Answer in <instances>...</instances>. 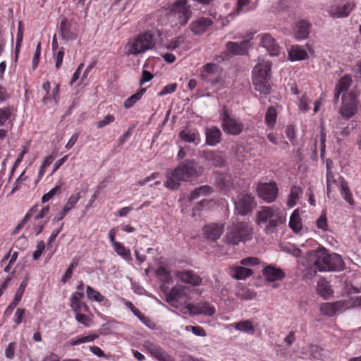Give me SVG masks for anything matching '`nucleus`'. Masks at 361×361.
<instances>
[{
    "label": "nucleus",
    "instance_id": "nucleus-1",
    "mask_svg": "<svg viewBox=\"0 0 361 361\" xmlns=\"http://www.w3.org/2000/svg\"><path fill=\"white\" fill-rule=\"evenodd\" d=\"M203 171V167L194 161L188 160L176 169L166 171L164 186L170 190H176L181 181L194 180L202 174Z\"/></svg>",
    "mask_w": 361,
    "mask_h": 361
},
{
    "label": "nucleus",
    "instance_id": "nucleus-2",
    "mask_svg": "<svg viewBox=\"0 0 361 361\" xmlns=\"http://www.w3.org/2000/svg\"><path fill=\"white\" fill-rule=\"evenodd\" d=\"M305 255L308 262H312L314 269L319 271H341L345 267L339 255L329 254L324 247L307 252Z\"/></svg>",
    "mask_w": 361,
    "mask_h": 361
},
{
    "label": "nucleus",
    "instance_id": "nucleus-3",
    "mask_svg": "<svg viewBox=\"0 0 361 361\" xmlns=\"http://www.w3.org/2000/svg\"><path fill=\"white\" fill-rule=\"evenodd\" d=\"M286 221V213L276 206L260 207L256 214V224L263 226L267 233H272Z\"/></svg>",
    "mask_w": 361,
    "mask_h": 361
},
{
    "label": "nucleus",
    "instance_id": "nucleus-4",
    "mask_svg": "<svg viewBox=\"0 0 361 361\" xmlns=\"http://www.w3.org/2000/svg\"><path fill=\"white\" fill-rule=\"evenodd\" d=\"M159 31H147L131 38L124 47V53L127 56H138L152 49L157 42Z\"/></svg>",
    "mask_w": 361,
    "mask_h": 361
},
{
    "label": "nucleus",
    "instance_id": "nucleus-5",
    "mask_svg": "<svg viewBox=\"0 0 361 361\" xmlns=\"http://www.w3.org/2000/svg\"><path fill=\"white\" fill-rule=\"evenodd\" d=\"M200 78L216 90L225 87V74L215 63H209L203 66L200 70Z\"/></svg>",
    "mask_w": 361,
    "mask_h": 361
},
{
    "label": "nucleus",
    "instance_id": "nucleus-6",
    "mask_svg": "<svg viewBox=\"0 0 361 361\" xmlns=\"http://www.w3.org/2000/svg\"><path fill=\"white\" fill-rule=\"evenodd\" d=\"M252 228L246 223H240L233 230L228 231L224 240L227 244L236 245L241 241L251 238Z\"/></svg>",
    "mask_w": 361,
    "mask_h": 361
},
{
    "label": "nucleus",
    "instance_id": "nucleus-7",
    "mask_svg": "<svg viewBox=\"0 0 361 361\" xmlns=\"http://www.w3.org/2000/svg\"><path fill=\"white\" fill-rule=\"evenodd\" d=\"M358 106L357 94L354 91H349L343 94L339 113L343 118L349 119L357 113Z\"/></svg>",
    "mask_w": 361,
    "mask_h": 361
},
{
    "label": "nucleus",
    "instance_id": "nucleus-8",
    "mask_svg": "<svg viewBox=\"0 0 361 361\" xmlns=\"http://www.w3.org/2000/svg\"><path fill=\"white\" fill-rule=\"evenodd\" d=\"M192 14L190 6L187 0L176 1L171 9L170 15L178 20V23L182 26L185 25Z\"/></svg>",
    "mask_w": 361,
    "mask_h": 361
},
{
    "label": "nucleus",
    "instance_id": "nucleus-9",
    "mask_svg": "<svg viewBox=\"0 0 361 361\" xmlns=\"http://www.w3.org/2000/svg\"><path fill=\"white\" fill-rule=\"evenodd\" d=\"M220 115L222 122L221 126L226 133L237 135L243 132L244 125L236 118L231 116L227 109L224 108Z\"/></svg>",
    "mask_w": 361,
    "mask_h": 361
},
{
    "label": "nucleus",
    "instance_id": "nucleus-10",
    "mask_svg": "<svg viewBox=\"0 0 361 361\" xmlns=\"http://www.w3.org/2000/svg\"><path fill=\"white\" fill-rule=\"evenodd\" d=\"M355 8V3L353 1H348L343 4L332 2L327 8V13L334 18H343L350 16Z\"/></svg>",
    "mask_w": 361,
    "mask_h": 361
},
{
    "label": "nucleus",
    "instance_id": "nucleus-11",
    "mask_svg": "<svg viewBox=\"0 0 361 361\" xmlns=\"http://www.w3.org/2000/svg\"><path fill=\"white\" fill-rule=\"evenodd\" d=\"M314 51L311 45L306 44L305 45L294 44L288 49V57L290 61H305L310 56H313Z\"/></svg>",
    "mask_w": 361,
    "mask_h": 361
},
{
    "label": "nucleus",
    "instance_id": "nucleus-12",
    "mask_svg": "<svg viewBox=\"0 0 361 361\" xmlns=\"http://www.w3.org/2000/svg\"><path fill=\"white\" fill-rule=\"evenodd\" d=\"M235 211L238 214L245 216L250 213L256 206L254 197L250 194H240L234 200Z\"/></svg>",
    "mask_w": 361,
    "mask_h": 361
},
{
    "label": "nucleus",
    "instance_id": "nucleus-13",
    "mask_svg": "<svg viewBox=\"0 0 361 361\" xmlns=\"http://www.w3.org/2000/svg\"><path fill=\"white\" fill-rule=\"evenodd\" d=\"M258 196L267 203H271L278 196L279 188L275 182L259 183L256 188Z\"/></svg>",
    "mask_w": 361,
    "mask_h": 361
},
{
    "label": "nucleus",
    "instance_id": "nucleus-14",
    "mask_svg": "<svg viewBox=\"0 0 361 361\" xmlns=\"http://www.w3.org/2000/svg\"><path fill=\"white\" fill-rule=\"evenodd\" d=\"M183 313L188 312L191 315L204 314L213 316L215 314V307L208 302H200L197 305L188 304L180 310Z\"/></svg>",
    "mask_w": 361,
    "mask_h": 361
},
{
    "label": "nucleus",
    "instance_id": "nucleus-15",
    "mask_svg": "<svg viewBox=\"0 0 361 361\" xmlns=\"http://www.w3.org/2000/svg\"><path fill=\"white\" fill-rule=\"evenodd\" d=\"M188 288L182 285H176L166 295V301L175 308L181 310L180 300L187 295Z\"/></svg>",
    "mask_w": 361,
    "mask_h": 361
},
{
    "label": "nucleus",
    "instance_id": "nucleus-16",
    "mask_svg": "<svg viewBox=\"0 0 361 361\" xmlns=\"http://www.w3.org/2000/svg\"><path fill=\"white\" fill-rule=\"evenodd\" d=\"M259 45L266 49L270 56H278L281 51V47L276 40L268 33H263L257 35Z\"/></svg>",
    "mask_w": 361,
    "mask_h": 361
},
{
    "label": "nucleus",
    "instance_id": "nucleus-17",
    "mask_svg": "<svg viewBox=\"0 0 361 361\" xmlns=\"http://www.w3.org/2000/svg\"><path fill=\"white\" fill-rule=\"evenodd\" d=\"M174 275L182 283L189 284L192 286L201 285L202 279L195 271L190 269L177 270Z\"/></svg>",
    "mask_w": 361,
    "mask_h": 361
},
{
    "label": "nucleus",
    "instance_id": "nucleus-18",
    "mask_svg": "<svg viewBox=\"0 0 361 361\" xmlns=\"http://www.w3.org/2000/svg\"><path fill=\"white\" fill-rule=\"evenodd\" d=\"M350 307L351 305L348 302L342 300L333 303L325 302L321 305L320 312L324 315L332 317L335 314L343 312Z\"/></svg>",
    "mask_w": 361,
    "mask_h": 361
},
{
    "label": "nucleus",
    "instance_id": "nucleus-19",
    "mask_svg": "<svg viewBox=\"0 0 361 361\" xmlns=\"http://www.w3.org/2000/svg\"><path fill=\"white\" fill-rule=\"evenodd\" d=\"M212 20L208 17H200L191 22L190 29L191 32L199 35L205 32L212 25Z\"/></svg>",
    "mask_w": 361,
    "mask_h": 361
},
{
    "label": "nucleus",
    "instance_id": "nucleus-20",
    "mask_svg": "<svg viewBox=\"0 0 361 361\" xmlns=\"http://www.w3.org/2000/svg\"><path fill=\"white\" fill-rule=\"evenodd\" d=\"M60 30L63 39L74 40L78 35V29L75 23H71L66 19L61 20Z\"/></svg>",
    "mask_w": 361,
    "mask_h": 361
},
{
    "label": "nucleus",
    "instance_id": "nucleus-21",
    "mask_svg": "<svg viewBox=\"0 0 361 361\" xmlns=\"http://www.w3.org/2000/svg\"><path fill=\"white\" fill-rule=\"evenodd\" d=\"M224 231V226L221 224H210L203 228L204 237L209 241H215L219 239Z\"/></svg>",
    "mask_w": 361,
    "mask_h": 361
},
{
    "label": "nucleus",
    "instance_id": "nucleus-22",
    "mask_svg": "<svg viewBox=\"0 0 361 361\" xmlns=\"http://www.w3.org/2000/svg\"><path fill=\"white\" fill-rule=\"evenodd\" d=\"M252 39V35H249L246 39L240 43L229 42L226 44V49L233 54H245L250 47V41Z\"/></svg>",
    "mask_w": 361,
    "mask_h": 361
},
{
    "label": "nucleus",
    "instance_id": "nucleus-23",
    "mask_svg": "<svg viewBox=\"0 0 361 361\" xmlns=\"http://www.w3.org/2000/svg\"><path fill=\"white\" fill-rule=\"evenodd\" d=\"M262 274L266 281L269 282L281 281L286 276L284 271L281 269L272 265L266 266L262 270Z\"/></svg>",
    "mask_w": 361,
    "mask_h": 361
},
{
    "label": "nucleus",
    "instance_id": "nucleus-24",
    "mask_svg": "<svg viewBox=\"0 0 361 361\" xmlns=\"http://www.w3.org/2000/svg\"><path fill=\"white\" fill-rule=\"evenodd\" d=\"M310 24L305 20L296 22L293 27L294 38L298 41L307 39L310 35Z\"/></svg>",
    "mask_w": 361,
    "mask_h": 361
},
{
    "label": "nucleus",
    "instance_id": "nucleus-25",
    "mask_svg": "<svg viewBox=\"0 0 361 361\" xmlns=\"http://www.w3.org/2000/svg\"><path fill=\"white\" fill-rule=\"evenodd\" d=\"M271 64L269 61L259 62L252 71V79H269Z\"/></svg>",
    "mask_w": 361,
    "mask_h": 361
},
{
    "label": "nucleus",
    "instance_id": "nucleus-26",
    "mask_svg": "<svg viewBox=\"0 0 361 361\" xmlns=\"http://www.w3.org/2000/svg\"><path fill=\"white\" fill-rule=\"evenodd\" d=\"M37 212V209L35 207L30 209L27 214L25 215L22 221L18 225L17 229L20 228L23 226L31 218L34 217L35 221H39L44 217H45L49 212V207L45 206L43 207L37 214H35Z\"/></svg>",
    "mask_w": 361,
    "mask_h": 361
},
{
    "label": "nucleus",
    "instance_id": "nucleus-27",
    "mask_svg": "<svg viewBox=\"0 0 361 361\" xmlns=\"http://www.w3.org/2000/svg\"><path fill=\"white\" fill-rule=\"evenodd\" d=\"M202 157L214 166H222L225 159L222 153L213 151H204Z\"/></svg>",
    "mask_w": 361,
    "mask_h": 361
},
{
    "label": "nucleus",
    "instance_id": "nucleus-28",
    "mask_svg": "<svg viewBox=\"0 0 361 361\" xmlns=\"http://www.w3.org/2000/svg\"><path fill=\"white\" fill-rule=\"evenodd\" d=\"M231 276L238 280H245L252 274V269L241 266H232L229 268Z\"/></svg>",
    "mask_w": 361,
    "mask_h": 361
},
{
    "label": "nucleus",
    "instance_id": "nucleus-29",
    "mask_svg": "<svg viewBox=\"0 0 361 361\" xmlns=\"http://www.w3.org/2000/svg\"><path fill=\"white\" fill-rule=\"evenodd\" d=\"M205 135L206 141L209 145L214 146L221 141V132L215 126L207 128Z\"/></svg>",
    "mask_w": 361,
    "mask_h": 361
},
{
    "label": "nucleus",
    "instance_id": "nucleus-30",
    "mask_svg": "<svg viewBox=\"0 0 361 361\" xmlns=\"http://www.w3.org/2000/svg\"><path fill=\"white\" fill-rule=\"evenodd\" d=\"M226 329L235 328L237 331L253 334L255 328L250 320L240 321L235 324H230L226 326Z\"/></svg>",
    "mask_w": 361,
    "mask_h": 361
},
{
    "label": "nucleus",
    "instance_id": "nucleus-31",
    "mask_svg": "<svg viewBox=\"0 0 361 361\" xmlns=\"http://www.w3.org/2000/svg\"><path fill=\"white\" fill-rule=\"evenodd\" d=\"M289 226L295 233H300L303 230L302 219L298 209H295L290 215Z\"/></svg>",
    "mask_w": 361,
    "mask_h": 361
},
{
    "label": "nucleus",
    "instance_id": "nucleus-32",
    "mask_svg": "<svg viewBox=\"0 0 361 361\" xmlns=\"http://www.w3.org/2000/svg\"><path fill=\"white\" fill-rule=\"evenodd\" d=\"M269 80V79H259L258 77L255 79H252L255 90L263 96L269 94L271 91Z\"/></svg>",
    "mask_w": 361,
    "mask_h": 361
},
{
    "label": "nucleus",
    "instance_id": "nucleus-33",
    "mask_svg": "<svg viewBox=\"0 0 361 361\" xmlns=\"http://www.w3.org/2000/svg\"><path fill=\"white\" fill-rule=\"evenodd\" d=\"M351 83L352 79L350 75H345L341 78L336 87L335 98L336 100L338 99L341 93L345 94L348 92L347 90H348Z\"/></svg>",
    "mask_w": 361,
    "mask_h": 361
},
{
    "label": "nucleus",
    "instance_id": "nucleus-34",
    "mask_svg": "<svg viewBox=\"0 0 361 361\" xmlns=\"http://www.w3.org/2000/svg\"><path fill=\"white\" fill-rule=\"evenodd\" d=\"M317 292L324 299H327L333 295V290L331 288L329 283L324 279H321L318 281Z\"/></svg>",
    "mask_w": 361,
    "mask_h": 361
},
{
    "label": "nucleus",
    "instance_id": "nucleus-35",
    "mask_svg": "<svg viewBox=\"0 0 361 361\" xmlns=\"http://www.w3.org/2000/svg\"><path fill=\"white\" fill-rule=\"evenodd\" d=\"M147 350L152 357L159 361H173L171 357L159 347L151 345L147 348Z\"/></svg>",
    "mask_w": 361,
    "mask_h": 361
},
{
    "label": "nucleus",
    "instance_id": "nucleus-36",
    "mask_svg": "<svg viewBox=\"0 0 361 361\" xmlns=\"http://www.w3.org/2000/svg\"><path fill=\"white\" fill-rule=\"evenodd\" d=\"M179 137L187 142H194L195 145H198L200 142V135L195 131L183 130L180 133Z\"/></svg>",
    "mask_w": 361,
    "mask_h": 361
},
{
    "label": "nucleus",
    "instance_id": "nucleus-37",
    "mask_svg": "<svg viewBox=\"0 0 361 361\" xmlns=\"http://www.w3.org/2000/svg\"><path fill=\"white\" fill-rule=\"evenodd\" d=\"M257 4L254 0H238L236 13L247 12L255 9Z\"/></svg>",
    "mask_w": 361,
    "mask_h": 361
},
{
    "label": "nucleus",
    "instance_id": "nucleus-38",
    "mask_svg": "<svg viewBox=\"0 0 361 361\" xmlns=\"http://www.w3.org/2000/svg\"><path fill=\"white\" fill-rule=\"evenodd\" d=\"M302 192V189L298 186H293L287 200V206L289 208L293 207Z\"/></svg>",
    "mask_w": 361,
    "mask_h": 361
},
{
    "label": "nucleus",
    "instance_id": "nucleus-39",
    "mask_svg": "<svg viewBox=\"0 0 361 361\" xmlns=\"http://www.w3.org/2000/svg\"><path fill=\"white\" fill-rule=\"evenodd\" d=\"M113 247L117 255L121 257L123 259L127 262H130L132 260L130 250L127 249L121 243L118 242L117 243H114Z\"/></svg>",
    "mask_w": 361,
    "mask_h": 361
},
{
    "label": "nucleus",
    "instance_id": "nucleus-40",
    "mask_svg": "<svg viewBox=\"0 0 361 361\" xmlns=\"http://www.w3.org/2000/svg\"><path fill=\"white\" fill-rule=\"evenodd\" d=\"M63 185V181L61 178L59 180L56 184V185L50 190L47 193L44 194L42 197V202L43 203L47 202L49 201L51 199H52L55 195H59L61 193V187Z\"/></svg>",
    "mask_w": 361,
    "mask_h": 361
},
{
    "label": "nucleus",
    "instance_id": "nucleus-41",
    "mask_svg": "<svg viewBox=\"0 0 361 361\" xmlns=\"http://www.w3.org/2000/svg\"><path fill=\"white\" fill-rule=\"evenodd\" d=\"M86 294L88 300L91 301H96L98 302H108L105 297L103 296L99 291L94 290L91 286H87L86 288Z\"/></svg>",
    "mask_w": 361,
    "mask_h": 361
},
{
    "label": "nucleus",
    "instance_id": "nucleus-42",
    "mask_svg": "<svg viewBox=\"0 0 361 361\" xmlns=\"http://www.w3.org/2000/svg\"><path fill=\"white\" fill-rule=\"evenodd\" d=\"M13 116V109L9 106L0 108V126H5L6 122L10 123Z\"/></svg>",
    "mask_w": 361,
    "mask_h": 361
},
{
    "label": "nucleus",
    "instance_id": "nucleus-43",
    "mask_svg": "<svg viewBox=\"0 0 361 361\" xmlns=\"http://www.w3.org/2000/svg\"><path fill=\"white\" fill-rule=\"evenodd\" d=\"M277 119V113L274 107H269L265 114V123L269 128H274Z\"/></svg>",
    "mask_w": 361,
    "mask_h": 361
},
{
    "label": "nucleus",
    "instance_id": "nucleus-44",
    "mask_svg": "<svg viewBox=\"0 0 361 361\" xmlns=\"http://www.w3.org/2000/svg\"><path fill=\"white\" fill-rule=\"evenodd\" d=\"M212 188L207 185L200 186L191 192L190 199L192 200L200 198L202 196L210 194Z\"/></svg>",
    "mask_w": 361,
    "mask_h": 361
},
{
    "label": "nucleus",
    "instance_id": "nucleus-45",
    "mask_svg": "<svg viewBox=\"0 0 361 361\" xmlns=\"http://www.w3.org/2000/svg\"><path fill=\"white\" fill-rule=\"evenodd\" d=\"M185 40V37L183 35H180L167 42L164 44V47L171 51L175 50L183 44Z\"/></svg>",
    "mask_w": 361,
    "mask_h": 361
},
{
    "label": "nucleus",
    "instance_id": "nucleus-46",
    "mask_svg": "<svg viewBox=\"0 0 361 361\" xmlns=\"http://www.w3.org/2000/svg\"><path fill=\"white\" fill-rule=\"evenodd\" d=\"M145 91V89H142L128 97L124 102V107L126 109H130L133 107L142 98Z\"/></svg>",
    "mask_w": 361,
    "mask_h": 361
},
{
    "label": "nucleus",
    "instance_id": "nucleus-47",
    "mask_svg": "<svg viewBox=\"0 0 361 361\" xmlns=\"http://www.w3.org/2000/svg\"><path fill=\"white\" fill-rule=\"evenodd\" d=\"M81 196L80 192H77L71 195L67 200L66 204L63 206V209L69 212L72 209L75 207L78 202L80 200Z\"/></svg>",
    "mask_w": 361,
    "mask_h": 361
},
{
    "label": "nucleus",
    "instance_id": "nucleus-48",
    "mask_svg": "<svg viewBox=\"0 0 361 361\" xmlns=\"http://www.w3.org/2000/svg\"><path fill=\"white\" fill-rule=\"evenodd\" d=\"M341 195L343 197V199L348 202L349 204H352L353 202L352 194L347 185V183L343 180L342 178L341 182Z\"/></svg>",
    "mask_w": 361,
    "mask_h": 361
},
{
    "label": "nucleus",
    "instance_id": "nucleus-49",
    "mask_svg": "<svg viewBox=\"0 0 361 361\" xmlns=\"http://www.w3.org/2000/svg\"><path fill=\"white\" fill-rule=\"evenodd\" d=\"M27 286V279L25 278L21 282L20 286L17 289L16 294L13 298V301L18 303L20 302L22 297L24 294L26 286Z\"/></svg>",
    "mask_w": 361,
    "mask_h": 361
},
{
    "label": "nucleus",
    "instance_id": "nucleus-50",
    "mask_svg": "<svg viewBox=\"0 0 361 361\" xmlns=\"http://www.w3.org/2000/svg\"><path fill=\"white\" fill-rule=\"evenodd\" d=\"M156 274L166 283H171V277L169 270L164 267H159L156 271Z\"/></svg>",
    "mask_w": 361,
    "mask_h": 361
},
{
    "label": "nucleus",
    "instance_id": "nucleus-51",
    "mask_svg": "<svg viewBox=\"0 0 361 361\" xmlns=\"http://www.w3.org/2000/svg\"><path fill=\"white\" fill-rule=\"evenodd\" d=\"M75 318L77 322L87 327L90 326L92 322V316H89L83 313L77 314V315H75Z\"/></svg>",
    "mask_w": 361,
    "mask_h": 361
},
{
    "label": "nucleus",
    "instance_id": "nucleus-52",
    "mask_svg": "<svg viewBox=\"0 0 361 361\" xmlns=\"http://www.w3.org/2000/svg\"><path fill=\"white\" fill-rule=\"evenodd\" d=\"M70 305L75 315H77V314H81L89 311L88 306L82 302L71 304Z\"/></svg>",
    "mask_w": 361,
    "mask_h": 361
},
{
    "label": "nucleus",
    "instance_id": "nucleus-53",
    "mask_svg": "<svg viewBox=\"0 0 361 361\" xmlns=\"http://www.w3.org/2000/svg\"><path fill=\"white\" fill-rule=\"evenodd\" d=\"M185 330L187 331H192L193 334L197 336H205L206 331L204 329L199 326H186Z\"/></svg>",
    "mask_w": 361,
    "mask_h": 361
},
{
    "label": "nucleus",
    "instance_id": "nucleus-54",
    "mask_svg": "<svg viewBox=\"0 0 361 361\" xmlns=\"http://www.w3.org/2000/svg\"><path fill=\"white\" fill-rule=\"evenodd\" d=\"M26 314V310L25 308H18L13 316V322L16 325H19L22 322L23 319Z\"/></svg>",
    "mask_w": 361,
    "mask_h": 361
},
{
    "label": "nucleus",
    "instance_id": "nucleus-55",
    "mask_svg": "<svg viewBox=\"0 0 361 361\" xmlns=\"http://www.w3.org/2000/svg\"><path fill=\"white\" fill-rule=\"evenodd\" d=\"M45 249V243L44 241L41 240L39 241L36 246L35 250L33 252V258L35 260H37L41 257L42 252L44 251Z\"/></svg>",
    "mask_w": 361,
    "mask_h": 361
},
{
    "label": "nucleus",
    "instance_id": "nucleus-56",
    "mask_svg": "<svg viewBox=\"0 0 361 361\" xmlns=\"http://www.w3.org/2000/svg\"><path fill=\"white\" fill-rule=\"evenodd\" d=\"M77 264L75 262H72L69 267H68L67 270L66 271L65 274L61 278V282L65 283L68 280H69L73 274V271L74 269L76 267Z\"/></svg>",
    "mask_w": 361,
    "mask_h": 361
},
{
    "label": "nucleus",
    "instance_id": "nucleus-57",
    "mask_svg": "<svg viewBox=\"0 0 361 361\" xmlns=\"http://www.w3.org/2000/svg\"><path fill=\"white\" fill-rule=\"evenodd\" d=\"M240 264L245 267H252L259 264V260L257 257H250L243 259Z\"/></svg>",
    "mask_w": 361,
    "mask_h": 361
},
{
    "label": "nucleus",
    "instance_id": "nucleus-58",
    "mask_svg": "<svg viewBox=\"0 0 361 361\" xmlns=\"http://www.w3.org/2000/svg\"><path fill=\"white\" fill-rule=\"evenodd\" d=\"M177 87L176 83H171L163 87L161 92L158 93V95L162 97L164 95L173 93L176 91Z\"/></svg>",
    "mask_w": 361,
    "mask_h": 361
},
{
    "label": "nucleus",
    "instance_id": "nucleus-59",
    "mask_svg": "<svg viewBox=\"0 0 361 361\" xmlns=\"http://www.w3.org/2000/svg\"><path fill=\"white\" fill-rule=\"evenodd\" d=\"M298 106L302 111H307L309 109V99L306 94H302L298 98Z\"/></svg>",
    "mask_w": 361,
    "mask_h": 361
},
{
    "label": "nucleus",
    "instance_id": "nucleus-60",
    "mask_svg": "<svg viewBox=\"0 0 361 361\" xmlns=\"http://www.w3.org/2000/svg\"><path fill=\"white\" fill-rule=\"evenodd\" d=\"M115 120V118L113 115L108 114L106 115L104 119L98 121L97 123V127L98 128H102L111 123H113Z\"/></svg>",
    "mask_w": 361,
    "mask_h": 361
},
{
    "label": "nucleus",
    "instance_id": "nucleus-61",
    "mask_svg": "<svg viewBox=\"0 0 361 361\" xmlns=\"http://www.w3.org/2000/svg\"><path fill=\"white\" fill-rule=\"evenodd\" d=\"M317 226L319 228L326 231L328 229L327 219L325 214H322L317 221Z\"/></svg>",
    "mask_w": 361,
    "mask_h": 361
},
{
    "label": "nucleus",
    "instance_id": "nucleus-62",
    "mask_svg": "<svg viewBox=\"0 0 361 361\" xmlns=\"http://www.w3.org/2000/svg\"><path fill=\"white\" fill-rule=\"evenodd\" d=\"M15 349L16 343L13 342L10 343L5 350V356L8 359H13L14 357Z\"/></svg>",
    "mask_w": 361,
    "mask_h": 361
},
{
    "label": "nucleus",
    "instance_id": "nucleus-63",
    "mask_svg": "<svg viewBox=\"0 0 361 361\" xmlns=\"http://www.w3.org/2000/svg\"><path fill=\"white\" fill-rule=\"evenodd\" d=\"M145 326L148 328L153 329L155 328V324L148 317L141 314V316L137 317Z\"/></svg>",
    "mask_w": 361,
    "mask_h": 361
},
{
    "label": "nucleus",
    "instance_id": "nucleus-64",
    "mask_svg": "<svg viewBox=\"0 0 361 361\" xmlns=\"http://www.w3.org/2000/svg\"><path fill=\"white\" fill-rule=\"evenodd\" d=\"M352 71L355 78H361V61L356 63L352 68Z\"/></svg>",
    "mask_w": 361,
    "mask_h": 361
}]
</instances>
